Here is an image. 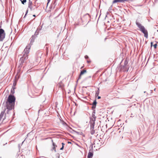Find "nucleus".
I'll return each mask as SVG.
<instances>
[{
    "label": "nucleus",
    "mask_w": 158,
    "mask_h": 158,
    "mask_svg": "<svg viewBox=\"0 0 158 158\" xmlns=\"http://www.w3.org/2000/svg\"><path fill=\"white\" fill-rule=\"evenodd\" d=\"M128 62L127 61V60H125V61H124V65H126L127 66V64H128Z\"/></svg>",
    "instance_id": "obj_24"
},
{
    "label": "nucleus",
    "mask_w": 158,
    "mask_h": 158,
    "mask_svg": "<svg viewBox=\"0 0 158 158\" xmlns=\"http://www.w3.org/2000/svg\"><path fill=\"white\" fill-rule=\"evenodd\" d=\"M28 55H23L22 57L19 60L20 62V66L21 67H22L23 63L25 62L26 60L28 59Z\"/></svg>",
    "instance_id": "obj_3"
},
{
    "label": "nucleus",
    "mask_w": 158,
    "mask_h": 158,
    "mask_svg": "<svg viewBox=\"0 0 158 158\" xmlns=\"http://www.w3.org/2000/svg\"><path fill=\"white\" fill-rule=\"evenodd\" d=\"M33 17H35V16H36L35 15H33Z\"/></svg>",
    "instance_id": "obj_45"
},
{
    "label": "nucleus",
    "mask_w": 158,
    "mask_h": 158,
    "mask_svg": "<svg viewBox=\"0 0 158 158\" xmlns=\"http://www.w3.org/2000/svg\"><path fill=\"white\" fill-rule=\"evenodd\" d=\"M22 3L24 5L27 2V0H23L21 1Z\"/></svg>",
    "instance_id": "obj_22"
},
{
    "label": "nucleus",
    "mask_w": 158,
    "mask_h": 158,
    "mask_svg": "<svg viewBox=\"0 0 158 158\" xmlns=\"http://www.w3.org/2000/svg\"><path fill=\"white\" fill-rule=\"evenodd\" d=\"M68 143H69V144H71V142L68 141Z\"/></svg>",
    "instance_id": "obj_41"
},
{
    "label": "nucleus",
    "mask_w": 158,
    "mask_h": 158,
    "mask_svg": "<svg viewBox=\"0 0 158 158\" xmlns=\"http://www.w3.org/2000/svg\"><path fill=\"white\" fill-rule=\"evenodd\" d=\"M64 148V146H62V147L60 148V150H62Z\"/></svg>",
    "instance_id": "obj_37"
},
{
    "label": "nucleus",
    "mask_w": 158,
    "mask_h": 158,
    "mask_svg": "<svg viewBox=\"0 0 158 158\" xmlns=\"http://www.w3.org/2000/svg\"><path fill=\"white\" fill-rule=\"evenodd\" d=\"M28 7L30 9L31 11H32V10H34V9L33 8L32 5L30 6H28Z\"/></svg>",
    "instance_id": "obj_25"
},
{
    "label": "nucleus",
    "mask_w": 158,
    "mask_h": 158,
    "mask_svg": "<svg viewBox=\"0 0 158 158\" xmlns=\"http://www.w3.org/2000/svg\"><path fill=\"white\" fill-rule=\"evenodd\" d=\"M83 68V67H82L81 68V69Z\"/></svg>",
    "instance_id": "obj_57"
},
{
    "label": "nucleus",
    "mask_w": 158,
    "mask_h": 158,
    "mask_svg": "<svg viewBox=\"0 0 158 158\" xmlns=\"http://www.w3.org/2000/svg\"><path fill=\"white\" fill-rule=\"evenodd\" d=\"M36 31H35L34 35H32L30 38V43L32 44L34 42L35 39L36 38Z\"/></svg>",
    "instance_id": "obj_7"
},
{
    "label": "nucleus",
    "mask_w": 158,
    "mask_h": 158,
    "mask_svg": "<svg viewBox=\"0 0 158 158\" xmlns=\"http://www.w3.org/2000/svg\"><path fill=\"white\" fill-rule=\"evenodd\" d=\"M108 14V12H107L106 13V14Z\"/></svg>",
    "instance_id": "obj_53"
},
{
    "label": "nucleus",
    "mask_w": 158,
    "mask_h": 158,
    "mask_svg": "<svg viewBox=\"0 0 158 158\" xmlns=\"http://www.w3.org/2000/svg\"><path fill=\"white\" fill-rule=\"evenodd\" d=\"M63 124L64 125H65V124L66 125L67 124L65 122H63Z\"/></svg>",
    "instance_id": "obj_43"
},
{
    "label": "nucleus",
    "mask_w": 158,
    "mask_h": 158,
    "mask_svg": "<svg viewBox=\"0 0 158 158\" xmlns=\"http://www.w3.org/2000/svg\"><path fill=\"white\" fill-rule=\"evenodd\" d=\"M15 87H14L13 86L12 87V89L11 90V93L12 94H13L15 93Z\"/></svg>",
    "instance_id": "obj_19"
},
{
    "label": "nucleus",
    "mask_w": 158,
    "mask_h": 158,
    "mask_svg": "<svg viewBox=\"0 0 158 158\" xmlns=\"http://www.w3.org/2000/svg\"><path fill=\"white\" fill-rule=\"evenodd\" d=\"M56 1L57 0H54L52 2L51 6L52 8L53 9H54L57 5V3L56 2Z\"/></svg>",
    "instance_id": "obj_9"
},
{
    "label": "nucleus",
    "mask_w": 158,
    "mask_h": 158,
    "mask_svg": "<svg viewBox=\"0 0 158 158\" xmlns=\"http://www.w3.org/2000/svg\"><path fill=\"white\" fill-rule=\"evenodd\" d=\"M61 144L62 145V146H64V145L65 144L63 143H62Z\"/></svg>",
    "instance_id": "obj_40"
},
{
    "label": "nucleus",
    "mask_w": 158,
    "mask_h": 158,
    "mask_svg": "<svg viewBox=\"0 0 158 158\" xmlns=\"http://www.w3.org/2000/svg\"><path fill=\"white\" fill-rule=\"evenodd\" d=\"M93 156V147H92L91 149L89 150V152L88 154V158H92Z\"/></svg>",
    "instance_id": "obj_5"
},
{
    "label": "nucleus",
    "mask_w": 158,
    "mask_h": 158,
    "mask_svg": "<svg viewBox=\"0 0 158 158\" xmlns=\"http://www.w3.org/2000/svg\"><path fill=\"white\" fill-rule=\"evenodd\" d=\"M56 146H54V147H53L52 149V150H54L55 151V152H56Z\"/></svg>",
    "instance_id": "obj_28"
},
{
    "label": "nucleus",
    "mask_w": 158,
    "mask_h": 158,
    "mask_svg": "<svg viewBox=\"0 0 158 158\" xmlns=\"http://www.w3.org/2000/svg\"><path fill=\"white\" fill-rule=\"evenodd\" d=\"M19 77V75L18 74H17L15 77V78L14 79V82L13 84V86L14 87H15V85H16L17 82Z\"/></svg>",
    "instance_id": "obj_6"
},
{
    "label": "nucleus",
    "mask_w": 158,
    "mask_h": 158,
    "mask_svg": "<svg viewBox=\"0 0 158 158\" xmlns=\"http://www.w3.org/2000/svg\"><path fill=\"white\" fill-rule=\"evenodd\" d=\"M90 123H95V121L96 120V118H92L91 117H90Z\"/></svg>",
    "instance_id": "obj_13"
},
{
    "label": "nucleus",
    "mask_w": 158,
    "mask_h": 158,
    "mask_svg": "<svg viewBox=\"0 0 158 158\" xmlns=\"http://www.w3.org/2000/svg\"><path fill=\"white\" fill-rule=\"evenodd\" d=\"M32 44L30 43L28 45H27L25 48H27V49L30 50V49L31 45H32Z\"/></svg>",
    "instance_id": "obj_16"
},
{
    "label": "nucleus",
    "mask_w": 158,
    "mask_h": 158,
    "mask_svg": "<svg viewBox=\"0 0 158 158\" xmlns=\"http://www.w3.org/2000/svg\"><path fill=\"white\" fill-rule=\"evenodd\" d=\"M7 109V110L6 111V114H9V111L10 110H9V109Z\"/></svg>",
    "instance_id": "obj_32"
},
{
    "label": "nucleus",
    "mask_w": 158,
    "mask_h": 158,
    "mask_svg": "<svg viewBox=\"0 0 158 158\" xmlns=\"http://www.w3.org/2000/svg\"><path fill=\"white\" fill-rule=\"evenodd\" d=\"M92 117L93 118H96V117L95 116V114H92Z\"/></svg>",
    "instance_id": "obj_27"
},
{
    "label": "nucleus",
    "mask_w": 158,
    "mask_h": 158,
    "mask_svg": "<svg viewBox=\"0 0 158 158\" xmlns=\"http://www.w3.org/2000/svg\"><path fill=\"white\" fill-rule=\"evenodd\" d=\"M59 157H60V156L59 155V156H58V158H59Z\"/></svg>",
    "instance_id": "obj_52"
},
{
    "label": "nucleus",
    "mask_w": 158,
    "mask_h": 158,
    "mask_svg": "<svg viewBox=\"0 0 158 158\" xmlns=\"http://www.w3.org/2000/svg\"><path fill=\"white\" fill-rule=\"evenodd\" d=\"M99 88H98V90H97V91H96L95 96L97 97V96H98V95L99 94Z\"/></svg>",
    "instance_id": "obj_18"
},
{
    "label": "nucleus",
    "mask_w": 158,
    "mask_h": 158,
    "mask_svg": "<svg viewBox=\"0 0 158 158\" xmlns=\"http://www.w3.org/2000/svg\"><path fill=\"white\" fill-rule=\"evenodd\" d=\"M48 45V44H46L45 46H47V45Z\"/></svg>",
    "instance_id": "obj_50"
},
{
    "label": "nucleus",
    "mask_w": 158,
    "mask_h": 158,
    "mask_svg": "<svg viewBox=\"0 0 158 158\" xmlns=\"http://www.w3.org/2000/svg\"><path fill=\"white\" fill-rule=\"evenodd\" d=\"M20 0L21 1H22V0Z\"/></svg>",
    "instance_id": "obj_60"
},
{
    "label": "nucleus",
    "mask_w": 158,
    "mask_h": 158,
    "mask_svg": "<svg viewBox=\"0 0 158 158\" xmlns=\"http://www.w3.org/2000/svg\"><path fill=\"white\" fill-rule=\"evenodd\" d=\"M88 16L89 18H90V15L88 14H86L85 15V16Z\"/></svg>",
    "instance_id": "obj_34"
},
{
    "label": "nucleus",
    "mask_w": 158,
    "mask_h": 158,
    "mask_svg": "<svg viewBox=\"0 0 158 158\" xmlns=\"http://www.w3.org/2000/svg\"><path fill=\"white\" fill-rule=\"evenodd\" d=\"M153 46L155 48H156L157 47V44H155Z\"/></svg>",
    "instance_id": "obj_30"
},
{
    "label": "nucleus",
    "mask_w": 158,
    "mask_h": 158,
    "mask_svg": "<svg viewBox=\"0 0 158 158\" xmlns=\"http://www.w3.org/2000/svg\"><path fill=\"white\" fill-rule=\"evenodd\" d=\"M90 20H89L88 21V23L89 22V21Z\"/></svg>",
    "instance_id": "obj_55"
},
{
    "label": "nucleus",
    "mask_w": 158,
    "mask_h": 158,
    "mask_svg": "<svg viewBox=\"0 0 158 158\" xmlns=\"http://www.w3.org/2000/svg\"><path fill=\"white\" fill-rule=\"evenodd\" d=\"M26 17V16H25V15L23 17V18H25V17Z\"/></svg>",
    "instance_id": "obj_46"
},
{
    "label": "nucleus",
    "mask_w": 158,
    "mask_h": 158,
    "mask_svg": "<svg viewBox=\"0 0 158 158\" xmlns=\"http://www.w3.org/2000/svg\"><path fill=\"white\" fill-rule=\"evenodd\" d=\"M136 24L138 27L140 31L144 35V36L146 38H148V32L147 30H146L143 26H142L141 24L137 21H136Z\"/></svg>",
    "instance_id": "obj_2"
},
{
    "label": "nucleus",
    "mask_w": 158,
    "mask_h": 158,
    "mask_svg": "<svg viewBox=\"0 0 158 158\" xmlns=\"http://www.w3.org/2000/svg\"><path fill=\"white\" fill-rule=\"evenodd\" d=\"M152 44H153V42H151V46H152Z\"/></svg>",
    "instance_id": "obj_42"
},
{
    "label": "nucleus",
    "mask_w": 158,
    "mask_h": 158,
    "mask_svg": "<svg viewBox=\"0 0 158 158\" xmlns=\"http://www.w3.org/2000/svg\"><path fill=\"white\" fill-rule=\"evenodd\" d=\"M90 62V61H87V62L88 63H89V62Z\"/></svg>",
    "instance_id": "obj_47"
},
{
    "label": "nucleus",
    "mask_w": 158,
    "mask_h": 158,
    "mask_svg": "<svg viewBox=\"0 0 158 158\" xmlns=\"http://www.w3.org/2000/svg\"><path fill=\"white\" fill-rule=\"evenodd\" d=\"M6 144H3L4 145H5Z\"/></svg>",
    "instance_id": "obj_59"
},
{
    "label": "nucleus",
    "mask_w": 158,
    "mask_h": 158,
    "mask_svg": "<svg viewBox=\"0 0 158 158\" xmlns=\"http://www.w3.org/2000/svg\"><path fill=\"white\" fill-rule=\"evenodd\" d=\"M90 129H94L95 123H90Z\"/></svg>",
    "instance_id": "obj_17"
},
{
    "label": "nucleus",
    "mask_w": 158,
    "mask_h": 158,
    "mask_svg": "<svg viewBox=\"0 0 158 158\" xmlns=\"http://www.w3.org/2000/svg\"><path fill=\"white\" fill-rule=\"evenodd\" d=\"M50 1H51V0H48V2L47 3V6H48V4L50 2Z\"/></svg>",
    "instance_id": "obj_36"
},
{
    "label": "nucleus",
    "mask_w": 158,
    "mask_h": 158,
    "mask_svg": "<svg viewBox=\"0 0 158 158\" xmlns=\"http://www.w3.org/2000/svg\"><path fill=\"white\" fill-rule=\"evenodd\" d=\"M15 98L12 94H10L6 102V109L12 110L14 108Z\"/></svg>",
    "instance_id": "obj_1"
},
{
    "label": "nucleus",
    "mask_w": 158,
    "mask_h": 158,
    "mask_svg": "<svg viewBox=\"0 0 158 158\" xmlns=\"http://www.w3.org/2000/svg\"><path fill=\"white\" fill-rule=\"evenodd\" d=\"M87 72L86 70L85 69H83L82 70H81L80 73V74L79 75L78 78V80L77 81V82H78V81L81 78V76L83 75L84 73H86Z\"/></svg>",
    "instance_id": "obj_8"
},
{
    "label": "nucleus",
    "mask_w": 158,
    "mask_h": 158,
    "mask_svg": "<svg viewBox=\"0 0 158 158\" xmlns=\"http://www.w3.org/2000/svg\"><path fill=\"white\" fill-rule=\"evenodd\" d=\"M121 69H123L124 71H126L127 72L128 71L129 69L128 68L127 69V66L125 65H123L122 66L121 65Z\"/></svg>",
    "instance_id": "obj_11"
},
{
    "label": "nucleus",
    "mask_w": 158,
    "mask_h": 158,
    "mask_svg": "<svg viewBox=\"0 0 158 158\" xmlns=\"http://www.w3.org/2000/svg\"><path fill=\"white\" fill-rule=\"evenodd\" d=\"M24 54L23 55H27V54L29 52V50L27 49V48H25L24 50Z\"/></svg>",
    "instance_id": "obj_12"
},
{
    "label": "nucleus",
    "mask_w": 158,
    "mask_h": 158,
    "mask_svg": "<svg viewBox=\"0 0 158 158\" xmlns=\"http://www.w3.org/2000/svg\"><path fill=\"white\" fill-rule=\"evenodd\" d=\"M52 144L53 147L56 146L57 147V145L55 144V143L53 142V140H52Z\"/></svg>",
    "instance_id": "obj_26"
},
{
    "label": "nucleus",
    "mask_w": 158,
    "mask_h": 158,
    "mask_svg": "<svg viewBox=\"0 0 158 158\" xmlns=\"http://www.w3.org/2000/svg\"><path fill=\"white\" fill-rule=\"evenodd\" d=\"M95 108H92V109L93 110L92 114H95Z\"/></svg>",
    "instance_id": "obj_23"
},
{
    "label": "nucleus",
    "mask_w": 158,
    "mask_h": 158,
    "mask_svg": "<svg viewBox=\"0 0 158 158\" xmlns=\"http://www.w3.org/2000/svg\"><path fill=\"white\" fill-rule=\"evenodd\" d=\"M90 130H91V134L92 135H93L95 133V131L94 130V129H90Z\"/></svg>",
    "instance_id": "obj_21"
},
{
    "label": "nucleus",
    "mask_w": 158,
    "mask_h": 158,
    "mask_svg": "<svg viewBox=\"0 0 158 158\" xmlns=\"http://www.w3.org/2000/svg\"><path fill=\"white\" fill-rule=\"evenodd\" d=\"M148 93H147V96H148Z\"/></svg>",
    "instance_id": "obj_49"
},
{
    "label": "nucleus",
    "mask_w": 158,
    "mask_h": 158,
    "mask_svg": "<svg viewBox=\"0 0 158 158\" xmlns=\"http://www.w3.org/2000/svg\"><path fill=\"white\" fill-rule=\"evenodd\" d=\"M32 2L31 0H29L28 6H30L32 5Z\"/></svg>",
    "instance_id": "obj_20"
},
{
    "label": "nucleus",
    "mask_w": 158,
    "mask_h": 158,
    "mask_svg": "<svg viewBox=\"0 0 158 158\" xmlns=\"http://www.w3.org/2000/svg\"><path fill=\"white\" fill-rule=\"evenodd\" d=\"M156 88L154 89V91H156Z\"/></svg>",
    "instance_id": "obj_48"
},
{
    "label": "nucleus",
    "mask_w": 158,
    "mask_h": 158,
    "mask_svg": "<svg viewBox=\"0 0 158 158\" xmlns=\"http://www.w3.org/2000/svg\"><path fill=\"white\" fill-rule=\"evenodd\" d=\"M97 102L96 101V100L95 99L93 102V103L91 104V105H92V107L91 108H96V105L97 104Z\"/></svg>",
    "instance_id": "obj_10"
},
{
    "label": "nucleus",
    "mask_w": 158,
    "mask_h": 158,
    "mask_svg": "<svg viewBox=\"0 0 158 158\" xmlns=\"http://www.w3.org/2000/svg\"><path fill=\"white\" fill-rule=\"evenodd\" d=\"M150 92H150L151 94L152 93V90H150Z\"/></svg>",
    "instance_id": "obj_44"
},
{
    "label": "nucleus",
    "mask_w": 158,
    "mask_h": 158,
    "mask_svg": "<svg viewBox=\"0 0 158 158\" xmlns=\"http://www.w3.org/2000/svg\"><path fill=\"white\" fill-rule=\"evenodd\" d=\"M77 132V134H78L81 135L82 134V132Z\"/></svg>",
    "instance_id": "obj_31"
},
{
    "label": "nucleus",
    "mask_w": 158,
    "mask_h": 158,
    "mask_svg": "<svg viewBox=\"0 0 158 158\" xmlns=\"http://www.w3.org/2000/svg\"><path fill=\"white\" fill-rule=\"evenodd\" d=\"M42 28V26H40L38 27L37 30L36 31V35H37L39 33V31L41 30Z\"/></svg>",
    "instance_id": "obj_14"
},
{
    "label": "nucleus",
    "mask_w": 158,
    "mask_h": 158,
    "mask_svg": "<svg viewBox=\"0 0 158 158\" xmlns=\"http://www.w3.org/2000/svg\"><path fill=\"white\" fill-rule=\"evenodd\" d=\"M6 110V108L5 109V110L3 111H2V112L1 113V114H0V120H1V119L2 118V117L3 116V115L4 113L5 110Z\"/></svg>",
    "instance_id": "obj_15"
},
{
    "label": "nucleus",
    "mask_w": 158,
    "mask_h": 158,
    "mask_svg": "<svg viewBox=\"0 0 158 158\" xmlns=\"http://www.w3.org/2000/svg\"><path fill=\"white\" fill-rule=\"evenodd\" d=\"M24 141H23L22 142V144H23V143L24 142Z\"/></svg>",
    "instance_id": "obj_54"
},
{
    "label": "nucleus",
    "mask_w": 158,
    "mask_h": 158,
    "mask_svg": "<svg viewBox=\"0 0 158 158\" xmlns=\"http://www.w3.org/2000/svg\"><path fill=\"white\" fill-rule=\"evenodd\" d=\"M46 50H48V48L47 47H46Z\"/></svg>",
    "instance_id": "obj_51"
},
{
    "label": "nucleus",
    "mask_w": 158,
    "mask_h": 158,
    "mask_svg": "<svg viewBox=\"0 0 158 158\" xmlns=\"http://www.w3.org/2000/svg\"><path fill=\"white\" fill-rule=\"evenodd\" d=\"M91 77L90 76L89 77Z\"/></svg>",
    "instance_id": "obj_58"
},
{
    "label": "nucleus",
    "mask_w": 158,
    "mask_h": 158,
    "mask_svg": "<svg viewBox=\"0 0 158 158\" xmlns=\"http://www.w3.org/2000/svg\"><path fill=\"white\" fill-rule=\"evenodd\" d=\"M28 10H27L26 11V13H25V16H26L27 15V14L28 12Z\"/></svg>",
    "instance_id": "obj_35"
},
{
    "label": "nucleus",
    "mask_w": 158,
    "mask_h": 158,
    "mask_svg": "<svg viewBox=\"0 0 158 158\" xmlns=\"http://www.w3.org/2000/svg\"><path fill=\"white\" fill-rule=\"evenodd\" d=\"M113 6V5H111L110 7L109 8V10L110 11V10H112V7Z\"/></svg>",
    "instance_id": "obj_29"
},
{
    "label": "nucleus",
    "mask_w": 158,
    "mask_h": 158,
    "mask_svg": "<svg viewBox=\"0 0 158 158\" xmlns=\"http://www.w3.org/2000/svg\"><path fill=\"white\" fill-rule=\"evenodd\" d=\"M98 97L97 98V99H100L101 98V97L100 96H98Z\"/></svg>",
    "instance_id": "obj_38"
},
{
    "label": "nucleus",
    "mask_w": 158,
    "mask_h": 158,
    "mask_svg": "<svg viewBox=\"0 0 158 158\" xmlns=\"http://www.w3.org/2000/svg\"><path fill=\"white\" fill-rule=\"evenodd\" d=\"M146 92V91H144V93H145Z\"/></svg>",
    "instance_id": "obj_56"
},
{
    "label": "nucleus",
    "mask_w": 158,
    "mask_h": 158,
    "mask_svg": "<svg viewBox=\"0 0 158 158\" xmlns=\"http://www.w3.org/2000/svg\"><path fill=\"white\" fill-rule=\"evenodd\" d=\"M85 59H88L89 58V57H88V56L87 55H86L85 56Z\"/></svg>",
    "instance_id": "obj_33"
},
{
    "label": "nucleus",
    "mask_w": 158,
    "mask_h": 158,
    "mask_svg": "<svg viewBox=\"0 0 158 158\" xmlns=\"http://www.w3.org/2000/svg\"><path fill=\"white\" fill-rule=\"evenodd\" d=\"M5 33L4 30L2 28L0 29V41H2L5 37Z\"/></svg>",
    "instance_id": "obj_4"
},
{
    "label": "nucleus",
    "mask_w": 158,
    "mask_h": 158,
    "mask_svg": "<svg viewBox=\"0 0 158 158\" xmlns=\"http://www.w3.org/2000/svg\"><path fill=\"white\" fill-rule=\"evenodd\" d=\"M60 85V87L61 88H62L63 85Z\"/></svg>",
    "instance_id": "obj_39"
}]
</instances>
